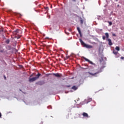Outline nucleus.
Here are the masks:
<instances>
[{"label":"nucleus","instance_id":"1","mask_svg":"<svg viewBox=\"0 0 124 124\" xmlns=\"http://www.w3.org/2000/svg\"><path fill=\"white\" fill-rule=\"evenodd\" d=\"M100 62L101 63H100L101 67L100 68V70L95 73H92L89 72V74L90 75L96 77V74H98V73H100V72H102V69H103V68L105 67V63L104 61H103L102 62L101 60H100Z\"/></svg>","mask_w":124,"mask_h":124},{"label":"nucleus","instance_id":"2","mask_svg":"<svg viewBox=\"0 0 124 124\" xmlns=\"http://www.w3.org/2000/svg\"><path fill=\"white\" fill-rule=\"evenodd\" d=\"M79 41H80L81 45H82V46H83V47H85L86 48H87V49H91V48H93L92 46H91L90 45H87L83 41V40H82V39H79Z\"/></svg>","mask_w":124,"mask_h":124},{"label":"nucleus","instance_id":"3","mask_svg":"<svg viewBox=\"0 0 124 124\" xmlns=\"http://www.w3.org/2000/svg\"><path fill=\"white\" fill-rule=\"evenodd\" d=\"M105 34L107 38V41H108V45H109V46H112V45H113V43H112V41L111 40V39L109 38V33L106 32L105 33Z\"/></svg>","mask_w":124,"mask_h":124},{"label":"nucleus","instance_id":"4","mask_svg":"<svg viewBox=\"0 0 124 124\" xmlns=\"http://www.w3.org/2000/svg\"><path fill=\"white\" fill-rule=\"evenodd\" d=\"M84 60H85V61H86V62H89V63H91V64H93V65H94V66H96V65L95 64V63H93V62H92V61H90L89 59L86 58L85 57L83 58Z\"/></svg>","mask_w":124,"mask_h":124},{"label":"nucleus","instance_id":"5","mask_svg":"<svg viewBox=\"0 0 124 124\" xmlns=\"http://www.w3.org/2000/svg\"><path fill=\"white\" fill-rule=\"evenodd\" d=\"M36 78L35 77H33L32 78H29V81L30 83H31V82H34V81H36Z\"/></svg>","mask_w":124,"mask_h":124},{"label":"nucleus","instance_id":"6","mask_svg":"<svg viewBox=\"0 0 124 124\" xmlns=\"http://www.w3.org/2000/svg\"><path fill=\"white\" fill-rule=\"evenodd\" d=\"M53 75L54 76H55V77H58V78H61L62 77V76L61 75V74H59V73H56V74H55V73H53Z\"/></svg>","mask_w":124,"mask_h":124},{"label":"nucleus","instance_id":"7","mask_svg":"<svg viewBox=\"0 0 124 124\" xmlns=\"http://www.w3.org/2000/svg\"><path fill=\"white\" fill-rule=\"evenodd\" d=\"M82 116L84 117V118H89V115L88 114V113H86V112H83L82 113Z\"/></svg>","mask_w":124,"mask_h":124},{"label":"nucleus","instance_id":"8","mask_svg":"<svg viewBox=\"0 0 124 124\" xmlns=\"http://www.w3.org/2000/svg\"><path fill=\"white\" fill-rule=\"evenodd\" d=\"M41 75V74L40 73H38V74H37L36 75V77H35V78H36V80H37L39 78V77H40V76Z\"/></svg>","mask_w":124,"mask_h":124},{"label":"nucleus","instance_id":"9","mask_svg":"<svg viewBox=\"0 0 124 124\" xmlns=\"http://www.w3.org/2000/svg\"><path fill=\"white\" fill-rule=\"evenodd\" d=\"M72 90H74V91H76L78 88L76 87V86H74L72 87Z\"/></svg>","mask_w":124,"mask_h":124},{"label":"nucleus","instance_id":"10","mask_svg":"<svg viewBox=\"0 0 124 124\" xmlns=\"http://www.w3.org/2000/svg\"><path fill=\"white\" fill-rule=\"evenodd\" d=\"M77 31H78L79 34H80V35H81V30H80V28H79V27L77 28Z\"/></svg>","mask_w":124,"mask_h":124},{"label":"nucleus","instance_id":"11","mask_svg":"<svg viewBox=\"0 0 124 124\" xmlns=\"http://www.w3.org/2000/svg\"><path fill=\"white\" fill-rule=\"evenodd\" d=\"M113 53L114 55H118V51H116L115 50L113 51Z\"/></svg>","mask_w":124,"mask_h":124},{"label":"nucleus","instance_id":"12","mask_svg":"<svg viewBox=\"0 0 124 124\" xmlns=\"http://www.w3.org/2000/svg\"><path fill=\"white\" fill-rule=\"evenodd\" d=\"M115 49L117 50V51H119L120 50V47L119 46H116L115 47Z\"/></svg>","mask_w":124,"mask_h":124},{"label":"nucleus","instance_id":"13","mask_svg":"<svg viewBox=\"0 0 124 124\" xmlns=\"http://www.w3.org/2000/svg\"><path fill=\"white\" fill-rule=\"evenodd\" d=\"M108 23H109V26H112V22L108 21Z\"/></svg>","mask_w":124,"mask_h":124},{"label":"nucleus","instance_id":"14","mask_svg":"<svg viewBox=\"0 0 124 124\" xmlns=\"http://www.w3.org/2000/svg\"><path fill=\"white\" fill-rule=\"evenodd\" d=\"M102 39H103V40H105V39H106V37H105V36H103Z\"/></svg>","mask_w":124,"mask_h":124},{"label":"nucleus","instance_id":"15","mask_svg":"<svg viewBox=\"0 0 124 124\" xmlns=\"http://www.w3.org/2000/svg\"><path fill=\"white\" fill-rule=\"evenodd\" d=\"M92 98H89V99H88V102H90V101H92Z\"/></svg>","mask_w":124,"mask_h":124},{"label":"nucleus","instance_id":"16","mask_svg":"<svg viewBox=\"0 0 124 124\" xmlns=\"http://www.w3.org/2000/svg\"><path fill=\"white\" fill-rule=\"evenodd\" d=\"M80 24H83V21L82 19H80Z\"/></svg>","mask_w":124,"mask_h":124},{"label":"nucleus","instance_id":"17","mask_svg":"<svg viewBox=\"0 0 124 124\" xmlns=\"http://www.w3.org/2000/svg\"><path fill=\"white\" fill-rule=\"evenodd\" d=\"M45 9H46V10H49V7H45Z\"/></svg>","mask_w":124,"mask_h":124},{"label":"nucleus","instance_id":"18","mask_svg":"<svg viewBox=\"0 0 124 124\" xmlns=\"http://www.w3.org/2000/svg\"><path fill=\"white\" fill-rule=\"evenodd\" d=\"M6 43H7V44H9V39L7 40L6 41Z\"/></svg>","mask_w":124,"mask_h":124},{"label":"nucleus","instance_id":"19","mask_svg":"<svg viewBox=\"0 0 124 124\" xmlns=\"http://www.w3.org/2000/svg\"><path fill=\"white\" fill-rule=\"evenodd\" d=\"M121 60H124V57H123V56H122V57H121Z\"/></svg>","mask_w":124,"mask_h":124},{"label":"nucleus","instance_id":"20","mask_svg":"<svg viewBox=\"0 0 124 124\" xmlns=\"http://www.w3.org/2000/svg\"><path fill=\"white\" fill-rule=\"evenodd\" d=\"M4 80H6V77H5V76L4 75Z\"/></svg>","mask_w":124,"mask_h":124},{"label":"nucleus","instance_id":"21","mask_svg":"<svg viewBox=\"0 0 124 124\" xmlns=\"http://www.w3.org/2000/svg\"><path fill=\"white\" fill-rule=\"evenodd\" d=\"M112 36H116V34L113 33V34H112Z\"/></svg>","mask_w":124,"mask_h":124},{"label":"nucleus","instance_id":"22","mask_svg":"<svg viewBox=\"0 0 124 124\" xmlns=\"http://www.w3.org/2000/svg\"><path fill=\"white\" fill-rule=\"evenodd\" d=\"M1 118V113L0 112V119Z\"/></svg>","mask_w":124,"mask_h":124},{"label":"nucleus","instance_id":"23","mask_svg":"<svg viewBox=\"0 0 124 124\" xmlns=\"http://www.w3.org/2000/svg\"><path fill=\"white\" fill-rule=\"evenodd\" d=\"M14 32H18V31H15Z\"/></svg>","mask_w":124,"mask_h":124},{"label":"nucleus","instance_id":"24","mask_svg":"<svg viewBox=\"0 0 124 124\" xmlns=\"http://www.w3.org/2000/svg\"><path fill=\"white\" fill-rule=\"evenodd\" d=\"M72 1L75 2L76 1V0H72Z\"/></svg>","mask_w":124,"mask_h":124},{"label":"nucleus","instance_id":"25","mask_svg":"<svg viewBox=\"0 0 124 124\" xmlns=\"http://www.w3.org/2000/svg\"><path fill=\"white\" fill-rule=\"evenodd\" d=\"M46 39H49V38L48 37H46Z\"/></svg>","mask_w":124,"mask_h":124},{"label":"nucleus","instance_id":"26","mask_svg":"<svg viewBox=\"0 0 124 124\" xmlns=\"http://www.w3.org/2000/svg\"><path fill=\"white\" fill-rule=\"evenodd\" d=\"M40 124H43V122H41Z\"/></svg>","mask_w":124,"mask_h":124},{"label":"nucleus","instance_id":"27","mask_svg":"<svg viewBox=\"0 0 124 124\" xmlns=\"http://www.w3.org/2000/svg\"><path fill=\"white\" fill-rule=\"evenodd\" d=\"M32 76V75H31V76H30V77H31Z\"/></svg>","mask_w":124,"mask_h":124},{"label":"nucleus","instance_id":"28","mask_svg":"<svg viewBox=\"0 0 124 124\" xmlns=\"http://www.w3.org/2000/svg\"><path fill=\"white\" fill-rule=\"evenodd\" d=\"M117 6H118V7L120 6V5H118Z\"/></svg>","mask_w":124,"mask_h":124},{"label":"nucleus","instance_id":"29","mask_svg":"<svg viewBox=\"0 0 124 124\" xmlns=\"http://www.w3.org/2000/svg\"><path fill=\"white\" fill-rule=\"evenodd\" d=\"M116 1H118V0H115Z\"/></svg>","mask_w":124,"mask_h":124},{"label":"nucleus","instance_id":"30","mask_svg":"<svg viewBox=\"0 0 124 124\" xmlns=\"http://www.w3.org/2000/svg\"><path fill=\"white\" fill-rule=\"evenodd\" d=\"M68 87H70V86H69Z\"/></svg>","mask_w":124,"mask_h":124}]
</instances>
